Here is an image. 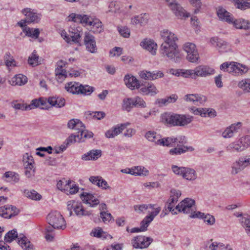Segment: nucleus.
Segmentation results:
<instances>
[{"instance_id":"nucleus-1","label":"nucleus","mask_w":250,"mask_h":250,"mask_svg":"<svg viewBox=\"0 0 250 250\" xmlns=\"http://www.w3.org/2000/svg\"><path fill=\"white\" fill-rule=\"evenodd\" d=\"M161 36L164 41L160 48L161 55L165 59L179 62L181 59V55L176 43L178 40L177 36L167 29L162 31Z\"/></svg>"},{"instance_id":"nucleus-2","label":"nucleus","mask_w":250,"mask_h":250,"mask_svg":"<svg viewBox=\"0 0 250 250\" xmlns=\"http://www.w3.org/2000/svg\"><path fill=\"white\" fill-rule=\"evenodd\" d=\"M47 220L50 226L46 227L45 237L47 241H52L55 234L54 229H64L66 228L65 221L61 213L57 211L50 212L47 215Z\"/></svg>"},{"instance_id":"nucleus-3","label":"nucleus","mask_w":250,"mask_h":250,"mask_svg":"<svg viewBox=\"0 0 250 250\" xmlns=\"http://www.w3.org/2000/svg\"><path fill=\"white\" fill-rule=\"evenodd\" d=\"M69 17L74 22L83 24L85 25H90L91 31L94 34H99L104 31L102 22L98 19L93 18L86 15L75 13L70 14Z\"/></svg>"},{"instance_id":"nucleus-4","label":"nucleus","mask_w":250,"mask_h":250,"mask_svg":"<svg viewBox=\"0 0 250 250\" xmlns=\"http://www.w3.org/2000/svg\"><path fill=\"white\" fill-rule=\"evenodd\" d=\"M162 121L171 126H184L190 124L193 117L189 115L165 113L162 115Z\"/></svg>"},{"instance_id":"nucleus-5","label":"nucleus","mask_w":250,"mask_h":250,"mask_svg":"<svg viewBox=\"0 0 250 250\" xmlns=\"http://www.w3.org/2000/svg\"><path fill=\"white\" fill-rule=\"evenodd\" d=\"M65 89L73 94L89 95L93 92L94 88L88 85H83L78 83L71 82L66 84Z\"/></svg>"},{"instance_id":"nucleus-6","label":"nucleus","mask_w":250,"mask_h":250,"mask_svg":"<svg viewBox=\"0 0 250 250\" xmlns=\"http://www.w3.org/2000/svg\"><path fill=\"white\" fill-rule=\"evenodd\" d=\"M153 242V239L150 237L139 235L131 240V245L134 249H145L148 247Z\"/></svg>"},{"instance_id":"nucleus-7","label":"nucleus","mask_w":250,"mask_h":250,"mask_svg":"<svg viewBox=\"0 0 250 250\" xmlns=\"http://www.w3.org/2000/svg\"><path fill=\"white\" fill-rule=\"evenodd\" d=\"M184 50L187 52V59L190 62H197L199 58L196 47L194 43L187 42L183 46Z\"/></svg>"},{"instance_id":"nucleus-8","label":"nucleus","mask_w":250,"mask_h":250,"mask_svg":"<svg viewBox=\"0 0 250 250\" xmlns=\"http://www.w3.org/2000/svg\"><path fill=\"white\" fill-rule=\"evenodd\" d=\"M181 195V191L172 189L170 190V195L165 205L166 209H168L169 211H171L173 214H175L177 212L175 211L173 207L175 206L179 197Z\"/></svg>"},{"instance_id":"nucleus-9","label":"nucleus","mask_w":250,"mask_h":250,"mask_svg":"<svg viewBox=\"0 0 250 250\" xmlns=\"http://www.w3.org/2000/svg\"><path fill=\"white\" fill-rule=\"evenodd\" d=\"M21 13L27 19V23H38L40 22L42 15L37 13L35 10L30 8H25L21 10Z\"/></svg>"},{"instance_id":"nucleus-10","label":"nucleus","mask_w":250,"mask_h":250,"mask_svg":"<svg viewBox=\"0 0 250 250\" xmlns=\"http://www.w3.org/2000/svg\"><path fill=\"white\" fill-rule=\"evenodd\" d=\"M194 204V200L187 198L176 206V209L179 212H183L187 214L189 213L192 211L191 208Z\"/></svg>"},{"instance_id":"nucleus-11","label":"nucleus","mask_w":250,"mask_h":250,"mask_svg":"<svg viewBox=\"0 0 250 250\" xmlns=\"http://www.w3.org/2000/svg\"><path fill=\"white\" fill-rule=\"evenodd\" d=\"M169 6L175 15L179 19L188 18L189 14L186 12L185 10L181 5L173 1L169 3Z\"/></svg>"},{"instance_id":"nucleus-12","label":"nucleus","mask_w":250,"mask_h":250,"mask_svg":"<svg viewBox=\"0 0 250 250\" xmlns=\"http://www.w3.org/2000/svg\"><path fill=\"white\" fill-rule=\"evenodd\" d=\"M140 77L146 80H155L159 78H162L164 76L163 73L161 71H148L143 70L139 72Z\"/></svg>"},{"instance_id":"nucleus-13","label":"nucleus","mask_w":250,"mask_h":250,"mask_svg":"<svg viewBox=\"0 0 250 250\" xmlns=\"http://www.w3.org/2000/svg\"><path fill=\"white\" fill-rule=\"evenodd\" d=\"M84 42L86 49L89 52L92 53H94L96 52L97 47L95 38L89 32H86L85 33Z\"/></svg>"},{"instance_id":"nucleus-14","label":"nucleus","mask_w":250,"mask_h":250,"mask_svg":"<svg viewBox=\"0 0 250 250\" xmlns=\"http://www.w3.org/2000/svg\"><path fill=\"white\" fill-rule=\"evenodd\" d=\"M129 125V123L118 125L106 131L105 135L108 138H114L121 133Z\"/></svg>"},{"instance_id":"nucleus-15","label":"nucleus","mask_w":250,"mask_h":250,"mask_svg":"<svg viewBox=\"0 0 250 250\" xmlns=\"http://www.w3.org/2000/svg\"><path fill=\"white\" fill-rule=\"evenodd\" d=\"M241 125L242 123L241 122H238L227 127L222 132V137L224 138H230L232 137L235 133L239 131Z\"/></svg>"},{"instance_id":"nucleus-16","label":"nucleus","mask_w":250,"mask_h":250,"mask_svg":"<svg viewBox=\"0 0 250 250\" xmlns=\"http://www.w3.org/2000/svg\"><path fill=\"white\" fill-rule=\"evenodd\" d=\"M62 36H64L63 39L65 40L68 43H71V42L78 43L81 35V32L79 31L78 29L71 28V30H69V34L68 35H66V34L65 35L62 34Z\"/></svg>"},{"instance_id":"nucleus-17","label":"nucleus","mask_w":250,"mask_h":250,"mask_svg":"<svg viewBox=\"0 0 250 250\" xmlns=\"http://www.w3.org/2000/svg\"><path fill=\"white\" fill-rule=\"evenodd\" d=\"M80 198L86 204L89 205L91 207H94L100 203L99 200L96 198L92 194L83 192L80 195Z\"/></svg>"},{"instance_id":"nucleus-18","label":"nucleus","mask_w":250,"mask_h":250,"mask_svg":"<svg viewBox=\"0 0 250 250\" xmlns=\"http://www.w3.org/2000/svg\"><path fill=\"white\" fill-rule=\"evenodd\" d=\"M17 240L19 245L21 247L23 250H33L34 249L33 245L30 243L28 238L23 234L19 235L17 233Z\"/></svg>"},{"instance_id":"nucleus-19","label":"nucleus","mask_w":250,"mask_h":250,"mask_svg":"<svg viewBox=\"0 0 250 250\" xmlns=\"http://www.w3.org/2000/svg\"><path fill=\"white\" fill-rule=\"evenodd\" d=\"M124 82L126 86L132 90L140 87L139 81L133 76L126 75L124 78Z\"/></svg>"},{"instance_id":"nucleus-20","label":"nucleus","mask_w":250,"mask_h":250,"mask_svg":"<svg viewBox=\"0 0 250 250\" xmlns=\"http://www.w3.org/2000/svg\"><path fill=\"white\" fill-rule=\"evenodd\" d=\"M196 78L197 77H205L213 74L214 70L208 66H199L195 68Z\"/></svg>"},{"instance_id":"nucleus-21","label":"nucleus","mask_w":250,"mask_h":250,"mask_svg":"<svg viewBox=\"0 0 250 250\" xmlns=\"http://www.w3.org/2000/svg\"><path fill=\"white\" fill-rule=\"evenodd\" d=\"M184 100L187 102H192L194 104L198 105V103L202 104L206 101L207 99L204 96L191 94L186 95Z\"/></svg>"},{"instance_id":"nucleus-22","label":"nucleus","mask_w":250,"mask_h":250,"mask_svg":"<svg viewBox=\"0 0 250 250\" xmlns=\"http://www.w3.org/2000/svg\"><path fill=\"white\" fill-rule=\"evenodd\" d=\"M102 155V151L100 149H92L82 156L84 161H95Z\"/></svg>"},{"instance_id":"nucleus-23","label":"nucleus","mask_w":250,"mask_h":250,"mask_svg":"<svg viewBox=\"0 0 250 250\" xmlns=\"http://www.w3.org/2000/svg\"><path fill=\"white\" fill-rule=\"evenodd\" d=\"M14 208V206L9 205L0 207V216L5 218H10L16 215Z\"/></svg>"},{"instance_id":"nucleus-24","label":"nucleus","mask_w":250,"mask_h":250,"mask_svg":"<svg viewBox=\"0 0 250 250\" xmlns=\"http://www.w3.org/2000/svg\"><path fill=\"white\" fill-rule=\"evenodd\" d=\"M217 15L220 20L224 21L229 23L232 21V15L228 12L225 8L219 7L217 11Z\"/></svg>"},{"instance_id":"nucleus-25","label":"nucleus","mask_w":250,"mask_h":250,"mask_svg":"<svg viewBox=\"0 0 250 250\" xmlns=\"http://www.w3.org/2000/svg\"><path fill=\"white\" fill-rule=\"evenodd\" d=\"M190 218H203L204 220V222H206L208 225H212L214 224L215 219L214 217L209 214H205L204 213L201 212H197V213H194L190 216Z\"/></svg>"},{"instance_id":"nucleus-26","label":"nucleus","mask_w":250,"mask_h":250,"mask_svg":"<svg viewBox=\"0 0 250 250\" xmlns=\"http://www.w3.org/2000/svg\"><path fill=\"white\" fill-rule=\"evenodd\" d=\"M139 88L140 92L144 95L153 96L158 92L156 86L153 83H148L147 86L140 87Z\"/></svg>"},{"instance_id":"nucleus-27","label":"nucleus","mask_w":250,"mask_h":250,"mask_svg":"<svg viewBox=\"0 0 250 250\" xmlns=\"http://www.w3.org/2000/svg\"><path fill=\"white\" fill-rule=\"evenodd\" d=\"M140 45L144 49L151 52L152 54L154 55L156 53L157 45L153 41L146 39L141 42Z\"/></svg>"},{"instance_id":"nucleus-28","label":"nucleus","mask_w":250,"mask_h":250,"mask_svg":"<svg viewBox=\"0 0 250 250\" xmlns=\"http://www.w3.org/2000/svg\"><path fill=\"white\" fill-rule=\"evenodd\" d=\"M194 150V148L191 146H187L183 145H180L178 147H175L170 149L169 153L171 155H178L182 153H184L187 151H192Z\"/></svg>"},{"instance_id":"nucleus-29","label":"nucleus","mask_w":250,"mask_h":250,"mask_svg":"<svg viewBox=\"0 0 250 250\" xmlns=\"http://www.w3.org/2000/svg\"><path fill=\"white\" fill-rule=\"evenodd\" d=\"M48 102L52 106L57 107H62L65 105V100L62 97H52L48 99Z\"/></svg>"},{"instance_id":"nucleus-30","label":"nucleus","mask_w":250,"mask_h":250,"mask_svg":"<svg viewBox=\"0 0 250 250\" xmlns=\"http://www.w3.org/2000/svg\"><path fill=\"white\" fill-rule=\"evenodd\" d=\"M74 211L77 216L82 217L83 216H89L91 214V212L84 209L81 203L77 202L75 206Z\"/></svg>"},{"instance_id":"nucleus-31","label":"nucleus","mask_w":250,"mask_h":250,"mask_svg":"<svg viewBox=\"0 0 250 250\" xmlns=\"http://www.w3.org/2000/svg\"><path fill=\"white\" fill-rule=\"evenodd\" d=\"M23 32L25 36L35 39L38 38L40 33L39 28H33L30 27H25L23 29Z\"/></svg>"},{"instance_id":"nucleus-32","label":"nucleus","mask_w":250,"mask_h":250,"mask_svg":"<svg viewBox=\"0 0 250 250\" xmlns=\"http://www.w3.org/2000/svg\"><path fill=\"white\" fill-rule=\"evenodd\" d=\"M130 174L135 176H146L148 174V170L144 167L137 166L131 168Z\"/></svg>"},{"instance_id":"nucleus-33","label":"nucleus","mask_w":250,"mask_h":250,"mask_svg":"<svg viewBox=\"0 0 250 250\" xmlns=\"http://www.w3.org/2000/svg\"><path fill=\"white\" fill-rule=\"evenodd\" d=\"M236 8L242 10L250 8V0H231Z\"/></svg>"},{"instance_id":"nucleus-34","label":"nucleus","mask_w":250,"mask_h":250,"mask_svg":"<svg viewBox=\"0 0 250 250\" xmlns=\"http://www.w3.org/2000/svg\"><path fill=\"white\" fill-rule=\"evenodd\" d=\"M145 137L149 141L154 142L158 145L160 141L161 136L154 131H148L146 133Z\"/></svg>"},{"instance_id":"nucleus-35","label":"nucleus","mask_w":250,"mask_h":250,"mask_svg":"<svg viewBox=\"0 0 250 250\" xmlns=\"http://www.w3.org/2000/svg\"><path fill=\"white\" fill-rule=\"evenodd\" d=\"M184 170L185 171L183 178L190 181L194 180L196 179L197 174L194 169L185 167V169Z\"/></svg>"},{"instance_id":"nucleus-36","label":"nucleus","mask_w":250,"mask_h":250,"mask_svg":"<svg viewBox=\"0 0 250 250\" xmlns=\"http://www.w3.org/2000/svg\"><path fill=\"white\" fill-rule=\"evenodd\" d=\"M210 42L212 45L217 47L218 49H225L228 45V43L216 37L211 38Z\"/></svg>"},{"instance_id":"nucleus-37","label":"nucleus","mask_w":250,"mask_h":250,"mask_svg":"<svg viewBox=\"0 0 250 250\" xmlns=\"http://www.w3.org/2000/svg\"><path fill=\"white\" fill-rule=\"evenodd\" d=\"M235 65V62H225L220 65V68L221 70L234 74Z\"/></svg>"},{"instance_id":"nucleus-38","label":"nucleus","mask_w":250,"mask_h":250,"mask_svg":"<svg viewBox=\"0 0 250 250\" xmlns=\"http://www.w3.org/2000/svg\"><path fill=\"white\" fill-rule=\"evenodd\" d=\"M24 194L27 197L34 200H40L42 196L34 190H28L25 189L24 191Z\"/></svg>"},{"instance_id":"nucleus-39","label":"nucleus","mask_w":250,"mask_h":250,"mask_svg":"<svg viewBox=\"0 0 250 250\" xmlns=\"http://www.w3.org/2000/svg\"><path fill=\"white\" fill-rule=\"evenodd\" d=\"M238 86L245 93L250 92V79L242 80L239 82Z\"/></svg>"},{"instance_id":"nucleus-40","label":"nucleus","mask_w":250,"mask_h":250,"mask_svg":"<svg viewBox=\"0 0 250 250\" xmlns=\"http://www.w3.org/2000/svg\"><path fill=\"white\" fill-rule=\"evenodd\" d=\"M79 189V188L76 185L75 182L71 180L68 181V185L66 187V191L69 192V194H74L77 193ZM68 194V193H67Z\"/></svg>"},{"instance_id":"nucleus-41","label":"nucleus","mask_w":250,"mask_h":250,"mask_svg":"<svg viewBox=\"0 0 250 250\" xmlns=\"http://www.w3.org/2000/svg\"><path fill=\"white\" fill-rule=\"evenodd\" d=\"M174 140L172 137H166L164 138H161V137L160 141L158 145L168 147L174 146H175Z\"/></svg>"},{"instance_id":"nucleus-42","label":"nucleus","mask_w":250,"mask_h":250,"mask_svg":"<svg viewBox=\"0 0 250 250\" xmlns=\"http://www.w3.org/2000/svg\"><path fill=\"white\" fill-rule=\"evenodd\" d=\"M248 70V67L240 63L235 62L234 67V75H241L246 73Z\"/></svg>"},{"instance_id":"nucleus-43","label":"nucleus","mask_w":250,"mask_h":250,"mask_svg":"<svg viewBox=\"0 0 250 250\" xmlns=\"http://www.w3.org/2000/svg\"><path fill=\"white\" fill-rule=\"evenodd\" d=\"M23 162L24 167H35V162L33 157L29 155L28 153H26L23 157Z\"/></svg>"},{"instance_id":"nucleus-44","label":"nucleus","mask_w":250,"mask_h":250,"mask_svg":"<svg viewBox=\"0 0 250 250\" xmlns=\"http://www.w3.org/2000/svg\"><path fill=\"white\" fill-rule=\"evenodd\" d=\"M39 56L37 55L36 51L34 50L29 57L28 62L30 65L33 66H35L39 64Z\"/></svg>"},{"instance_id":"nucleus-45","label":"nucleus","mask_w":250,"mask_h":250,"mask_svg":"<svg viewBox=\"0 0 250 250\" xmlns=\"http://www.w3.org/2000/svg\"><path fill=\"white\" fill-rule=\"evenodd\" d=\"M228 151H231L234 149L237 152H240L244 150L245 148L242 144L239 143H232L226 147Z\"/></svg>"},{"instance_id":"nucleus-46","label":"nucleus","mask_w":250,"mask_h":250,"mask_svg":"<svg viewBox=\"0 0 250 250\" xmlns=\"http://www.w3.org/2000/svg\"><path fill=\"white\" fill-rule=\"evenodd\" d=\"M4 63L6 66L9 68L10 66L16 65L15 60L9 53H6L4 56Z\"/></svg>"},{"instance_id":"nucleus-47","label":"nucleus","mask_w":250,"mask_h":250,"mask_svg":"<svg viewBox=\"0 0 250 250\" xmlns=\"http://www.w3.org/2000/svg\"><path fill=\"white\" fill-rule=\"evenodd\" d=\"M134 106L133 99L127 98L123 100V109L127 111H130L131 109Z\"/></svg>"},{"instance_id":"nucleus-48","label":"nucleus","mask_w":250,"mask_h":250,"mask_svg":"<svg viewBox=\"0 0 250 250\" xmlns=\"http://www.w3.org/2000/svg\"><path fill=\"white\" fill-rule=\"evenodd\" d=\"M190 110L194 114L200 115L202 117H206L207 112L208 111L207 108H196L195 107H191Z\"/></svg>"},{"instance_id":"nucleus-49","label":"nucleus","mask_w":250,"mask_h":250,"mask_svg":"<svg viewBox=\"0 0 250 250\" xmlns=\"http://www.w3.org/2000/svg\"><path fill=\"white\" fill-rule=\"evenodd\" d=\"M181 75L185 78L196 79L195 69L194 70H181Z\"/></svg>"},{"instance_id":"nucleus-50","label":"nucleus","mask_w":250,"mask_h":250,"mask_svg":"<svg viewBox=\"0 0 250 250\" xmlns=\"http://www.w3.org/2000/svg\"><path fill=\"white\" fill-rule=\"evenodd\" d=\"M62 68V66L61 65L60 69L58 68L55 70L56 79L60 82L64 80L67 76L66 71Z\"/></svg>"},{"instance_id":"nucleus-51","label":"nucleus","mask_w":250,"mask_h":250,"mask_svg":"<svg viewBox=\"0 0 250 250\" xmlns=\"http://www.w3.org/2000/svg\"><path fill=\"white\" fill-rule=\"evenodd\" d=\"M16 239V230L13 229L9 231L4 236V241L6 243H11Z\"/></svg>"},{"instance_id":"nucleus-52","label":"nucleus","mask_w":250,"mask_h":250,"mask_svg":"<svg viewBox=\"0 0 250 250\" xmlns=\"http://www.w3.org/2000/svg\"><path fill=\"white\" fill-rule=\"evenodd\" d=\"M242 223L246 233L250 236V215L246 218H243Z\"/></svg>"},{"instance_id":"nucleus-53","label":"nucleus","mask_w":250,"mask_h":250,"mask_svg":"<svg viewBox=\"0 0 250 250\" xmlns=\"http://www.w3.org/2000/svg\"><path fill=\"white\" fill-rule=\"evenodd\" d=\"M93 133L92 132H90L85 130V129L82 131V133L80 134H77V138H78L79 141H83L82 140V139L84 138H90L93 137Z\"/></svg>"},{"instance_id":"nucleus-54","label":"nucleus","mask_w":250,"mask_h":250,"mask_svg":"<svg viewBox=\"0 0 250 250\" xmlns=\"http://www.w3.org/2000/svg\"><path fill=\"white\" fill-rule=\"evenodd\" d=\"M133 99L134 106L141 108L146 107V104L142 98L137 96Z\"/></svg>"},{"instance_id":"nucleus-55","label":"nucleus","mask_w":250,"mask_h":250,"mask_svg":"<svg viewBox=\"0 0 250 250\" xmlns=\"http://www.w3.org/2000/svg\"><path fill=\"white\" fill-rule=\"evenodd\" d=\"M24 169V174L26 177L29 179H32L35 176L36 167H25Z\"/></svg>"},{"instance_id":"nucleus-56","label":"nucleus","mask_w":250,"mask_h":250,"mask_svg":"<svg viewBox=\"0 0 250 250\" xmlns=\"http://www.w3.org/2000/svg\"><path fill=\"white\" fill-rule=\"evenodd\" d=\"M100 216L102 218L103 221L104 223H107L109 222L110 221L113 219V217L111 215V213H108L105 211H102L100 212Z\"/></svg>"},{"instance_id":"nucleus-57","label":"nucleus","mask_w":250,"mask_h":250,"mask_svg":"<svg viewBox=\"0 0 250 250\" xmlns=\"http://www.w3.org/2000/svg\"><path fill=\"white\" fill-rule=\"evenodd\" d=\"M242 169L243 167L241 166V165L240 164L238 160V161H236L232 164L231 173L232 174H236Z\"/></svg>"},{"instance_id":"nucleus-58","label":"nucleus","mask_w":250,"mask_h":250,"mask_svg":"<svg viewBox=\"0 0 250 250\" xmlns=\"http://www.w3.org/2000/svg\"><path fill=\"white\" fill-rule=\"evenodd\" d=\"M171 169L172 171L176 175H180L183 177L184 174V169H185V167H178L176 165H172L171 167Z\"/></svg>"},{"instance_id":"nucleus-59","label":"nucleus","mask_w":250,"mask_h":250,"mask_svg":"<svg viewBox=\"0 0 250 250\" xmlns=\"http://www.w3.org/2000/svg\"><path fill=\"white\" fill-rule=\"evenodd\" d=\"M27 78L21 74H17V85H22L27 82Z\"/></svg>"},{"instance_id":"nucleus-60","label":"nucleus","mask_w":250,"mask_h":250,"mask_svg":"<svg viewBox=\"0 0 250 250\" xmlns=\"http://www.w3.org/2000/svg\"><path fill=\"white\" fill-rule=\"evenodd\" d=\"M118 31L124 38H128L130 36V30L125 26L118 27Z\"/></svg>"},{"instance_id":"nucleus-61","label":"nucleus","mask_w":250,"mask_h":250,"mask_svg":"<svg viewBox=\"0 0 250 250\" xmlns=\"http://www.w3.org/2000/svg\"><path fill=\"white\" fill-rule=\"evenodd\" d=\"M190 4L195 7L194 9V13L197 14L199 12L200 8L202 5L200 0H189Z\"/></svg>"},{"instance_id":"nucleus-62","label":"nucleus","mask_w":250,"mask_h":250,"mask_svg":"<svg viewBox=\"0 0 250 250\" xmlns=\"http://www.w3.org/2000/svg\"><path fill=\"white\" fill-rule=\"evenodd\" d=\"M76 142H81V141H78V138H77V135L72 134L69 136V137L66 140V141L64 143L68 146H69L73 143H74Z\"/></svg>"},{"instance_id":"nucleus-63","label":"nucleus","mask_w":250,"mask_h":250,"mask_svg":"<svg viewBox=\"0 0 250 250\" xmlns=\"http://www.w3.org/2000/svg\"><path fill=\"white\" fill-rule=\"evenodd\" d=\"M239 143L244 146L245 148L250 146V136L247 135L241 138Z\"/></svg>"},{"instance_id":"nucleus-64","label":"nucleus","mask_w":250,"mask_h":250,"mask_svg":"<svg viewBox=\"0 0 250 250\" xmlns=\"http://www.w3.org/2000/svg\"><path fill=\"white\" fill-rule=\"evenodd\" d=\"M224 247V245L222 243L213 242L209 245V249L211 250H221Z\"/></svg>"}]
</instances>
